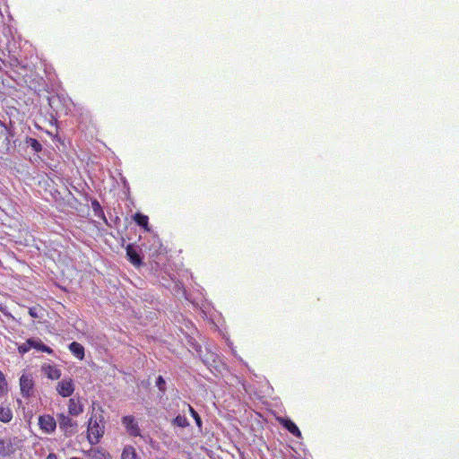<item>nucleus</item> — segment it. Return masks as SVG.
Segmentation results:
<instances>
[{
	"label": "nucleus",
	"instance_id": "nucleus-13",
	"mask_svg": "<svg viewBox=\"0 0 459 459\" xmlns=\"http://www.w3.org/2000/svg\"><path fill=\"white\" fill-rule=\"evenodd\" d=\"M280 423L287 429L292 435L297 437H301V432L297 427V425L291 421L290 419H280Z\"/></svg>",
	"mask_w": 459,
	"mask_h": 459
},
{
	"label": "nucleus",
	"instance_id": "nucleus-15",
	"mask_svg": "<svg viewBox=\"0 0 459 459\" xmlns=\"http://www.w3.org/2000/svg\"><path fill=\"white\" fill-rule=\"evenodd\" d=\"M126 255L133 264L139 265L141 264L140 255L132 246L126 247Z\"/></svg>",
	"mask_w": 459,
	"mask_h": 459
},
{
	"label": "nucleus",
	"instance_id": "nucleus-24",
	"mask_svg": "<svg viewBox=\"0 0 459 459\" xmlns=\"http://www.w3.org/2000/svg\"><path fill=\"white\" fill-rule=\"evenodd\" d=\"M156 386L160 391L164 392L166 389V382L161 376L158 377L156 380Z\"/></svg>",
	"mask_w": 459,
	"mask_h": 459
},
{
	"label": "nucleus",
	"instance_id": "nucleus-18",
	"mask_svg": "<svg viewBox=\"0 0 459 459\" xmlns=\"http://www.w3.org/2000/svg\"><path fill=\"white\" fill-rule=\"evenodd\" d=\"M134 219L139 226L143 227L146 231H149V227H148L149 218H148V216L138 212L134 215Z\"/></svg>",
	"mask_w": 459,
	"mask_h": 459
},
{
	"label": "nucleus",
	"instance_id": "nucleus-3",
	"mask_svg": "<svg viewBox=\"0 0 459 459\" xmlns=\"http://www.w3.org/2000/svg\"><path fill=\"white\" fill-rule=\"evenodd\" d=\"M13 134L7 126L0 121V152H9L11 150V137Z\"/></svg>",
	"mask_w": 459,
	"mask_h": 459
},
{
	"label": "nucleus",
	"instance_id": "nucleus-12",
	"mask_svg": "<svg viewBox=\"0 0 459 459\" xmlns=\"http://www.w3.org/2000/svg\"><path fill=\"white\" fill-rule=\"evenodd\" d=\"M28 340H29V344H30L31 348H34L41 352H46L48 354H52L54 352L50 347L42 343L41 340L39 338H30Z\"/></svg>",
	"mask_w": 459,
	"mask_h": 459
},
{
	"label": "nucleus",
	"instance_id": "nucleus-6",
	"mask_svg": "<svg viewBox=\"0 0 459 459\" xmlns=\"http://www.w3.org/2000/svg\"><path fill=\"white\" fill-rule=\"evenodd\" d=\"M39 425L42 431L50 434L56 428V421L51 415L46 414L39 418Z\"/></svg>",
	"mask_w": 459,
	"mask_h": 459
},
{
	"label": "nucleus",
	"instance_id": "nucleus-26",
	"mask_svg": "<svg viewBox=\"0 0 459 459\" xmlns=\"http://www.w3.org/2000/svg\"><path fill=\"white\" fill-rule=\"evenodd\" d=\"M47 459H58L57 455L54 453H50L48 456H47Z\"/></svg>",
	"mask_w": 459,
	"mask_h": 459
},
{
	"label": "nucleus",
	"instance_id": "nucleus-17",
	"mask_svg": "<svg viewBox=\"0 0 459 459\" xmlns=\"http://www.w3.org/2000/svg\"><path fill=\"white\" fill-rule=\"evenodd\" d=\"M13 419V411L9 407L0 408V421L8 423Z\"/></svg>",
	"mask_w": 459,
	"mask_h": 459
},
{
	"label": "nucleus",
	"instance_id": "nucleus-14",
	"mask_svg": "<svg viewBox=\"0 0 459 459\" xmlns=\"http://www.w3.org/2000/svg\"><path fill=\"white\" fill-rule=\"evenodd\" d=\"M72 354L80 360L84 359V347L76 342H73L68 346Z\"/></svg>",
	"mask_w": 459,
	"mask_h": 459
},
{
	"label": "nucleus",
	"instance_id": "nucleus-1",
	"mask_svg": "<svg viewBox=\"0 0 459 459\" xmlns=\"http://www.w3.org/2000/svg\"><path fill=\"white\" fill-rule=\"evenodd\" d=\"M88 440L91 445L100 442L105 432L104 419L101 413H92L88 420Z\"/></svg>",
	"mask_w": 459,
	"mask_h": 459
},
{
	"label": "nucleus",
	"instance_id": "nucleus-16",
	"mask_svg": "<svg viewBox=\"0 0 459 459\" xmlns=\"http://www.w3.org/2000/svg\"><path fill=\"white\" fill-rule=\"evenodd\" d=\"M122 459H139L135 449L132 446H126L123 449Z\"/></svg>",
	"mask_w": 459,
	"mask_h": 459
},
{
	"label": "nucleus",
	"instance_id": "nucleus-27",
	"mask_svg": "<svg viewBox=\"0 0 459 459\" xmlns=\"http://www.w3.org/2000/svg\"><path fill=\"white\" fill-rule=\"evenodd\" d=\"M30 316H33V317H35V316H36V315L34 314V312H33L31 309L30 310Z\"/></svg>",
	"mask_w": 459,
	"mask_h": 459
},
{
	"label": "nucleus",
	"instance_id": "nucleus-23",
	"mask_svg": "<svg viewBox=\"0 0 459 459\" xmlns=\"http://www.w3.org/2000/svg\"><path fill=\"white\" fill-rule=\"evenodd\" d=\"M31 349L30 344H29V340H27L25 342L22 343L18 347V351L21 354H25Z\"/></svg>",
	"mask_w": 459,
	"mask_h": 459
},
{
	"label": "nucleus",
	"instance_id": "nucleus-4",
	"mask_svg": "<svg viewBox=\"0 0 459 459\" xmlns=\"http://www.w3.org/2000/svg\"><path fill=\"white\" fill-rule=\"evenodd\" d=\"M121 422L125 427L126 432L131 437H140L141 429L139 428L138 422L135 420V418L132 415L124 416L121 419Z\"/></svg>",
	"mask_w": 459,
	"mask_h": 459
},
{
	"label": "nucleus",
	"instance_id": "nucleus-11",
	"mask_svg": "<svg viewBox=\"0 0 459 459\" xmlns=\"http://www.w3.org/2000/svg\"><path fill=\"white\" fill-rule=\"evenodd\" d=\"M41 369L49 379L55 380L61 377V370L56 366L45 364Z\"/></svg>",
	"mask_w": 459,
	"mask_h": 459
},
{
	"label": "nucleus",
	"instance_id": "nucleus-25",
	"mask_svg": "<svg viewBox=\"0 0 459 459\" xmlns=\"http://www.w3.org/2000/svg\"><path fill=\"white\" fill-rule=\"evenodd\" d=\"M91 205H92V208H93V210H94V212H95V213H96V214H97L98 212H102V211H101V207H100V204H99V202H98V201L94 200V201L91 203Z\"/></svg>",
	"mask_w": 459,
	"mask_h": 459
},
{
	"label": "nucleus",
	"instance_id": "nucleus-21",
	"mask_svg": "<svg viewBox=\"0 0 459 459\" xmlns=\"http://www.w3.org/2000/svg\"><path fill=\"white\" fill-rule=\"evenodd\" d=\"M7 394V381L4 374L0 371V396Z\"/></svg>",
	"mask_w": 459,
	"mask_h": 459
},
{
	"label": "nucleus",
	"instance_id": "nucleus-10",
	"mask_svg": "<svg viewBox=\"0 0 459 459\" xmlns=\"http://www.w3.org/2000/svg\"><path fill=\"white\" fill-rule=\"evenodd\" d=\"M15 439L2 438L0 439V455L7 456L15 452Z\"/></svg>",
	"mask_w": 459,
	"mask_h": 459
},
{
	"label": "nucleus",
	"instance_id": "nucleus-2",
	"mask_svg": "<svg viewBox=\"0 0 459 459\" xmlns=\"http://www.w3.org/2000/svg\"><path fill=\"white\" fill-rule=\"evenodd\" d=\"M59 429L65 432V436H72L76 432L77 422L70 415L59 413L56 415Z\"/></svg>",
	"mask_w": 459,
	"mask_h": 459
},
{
	"label": "nucleus",
	"instance_id": "nucleus-7",
	"mask_svg": "<svg viewBox=\"0 0 459 459\" xmlns=\"http://www.w3.org/2000/svg\"><path fill=\"white\" fill-rule=\"evenodd\" d=\"M57 393L63 397H69L74 391V381L71 378H65L58 382L56 385Z\"/></svg>",
	"mask_w": 459,
	"mask_h": 459
},
{
	"label": "nucleus",
	"instance_id": "nucleus-8",
	"mask_svg": "<svg viewBox=\"0 0 459 459\" xmlns=\"http://www.w3.org/2000/svg\"><path fill=\"white\" fill-rule=\"evenodd\" d=\"M86 459H112L109 453L100 447L91 448L84 453Z\"/></svg>",
	"mask_w": 459,
	"mask_h": 459
},
{
	"label": "nucleus",
	"instance_id": "nucleus-19",
	"mask_svg": "<svg viewBox=\"0 0 459 459\" xmlns=\"http://www.w3.org/2000/svg\"><path fill=\"white\" fill-rule=\"evenodd\" d=\"M26 143L30 146L35 152H39L42 150V145L37 139L28 137L26 138Z\"/></svg>",
	"mask_w": 459,
	"mask_h": 459
},
{
	"label": "nucleus",
	"instance_id": "nucleus-22",
	"mask_svg": "<svg viewBox=\"0 0 459 459\" xmlns=\"http://www.w3.org/2000/svg\"><path fill=\"white\" fill-rule=\"evenodd\" d=\"M188 410H189V412L190 414L192 415V417L194 418L196 425L201 428L202 427V420L199 416V414L195 411V410L188 404Z\"/></svg>",
	"mask_w": 459,
	"mask_h": 459
},
{
	"label": "nucleus",
	"instance_id": "nucleus-9",
	"mask_svg": "<svg viewBox=\"0 0 459 459\" xmlns=\"http://www.w3.org/2000/svg\"><path fill=\"white\" fill-rule=\"evenodd\" d=\"M83 412V404L80 398H70L68 401V414L77 417Z\"/></svg>",
	"mask_w": 459,
	"mask_h": 459
},
{
	"label": "nucleus",
	"instance_id": "nucleus-5",
	"mask_svg": "<svg viewBox=\"0 0 459 459\" xmlns=\"http://www.w3.org/2000/svg\"><path fill=\"white\" fill-rule=\"evenodd\" d=\"M34 387V381L30 375L22 374L20 378L21 394L23 397H30L32 395Z\"/></svg>",
	"mask_w": 459,
	"mask_h": 459
},
{
	"label": "nucleus",
	"instance_id": "nucleus-20",
	"mask_svg": "<svg viewBox=\"0 0 459 459\" xmlns=\"http://www.w3.org/2000/svg\"><path fill=\"white\" fill-rule=\"evenodd\" d=\"M173 424L178 427H180V428H186V427L189 426V422H188L187 419L182 415H178L173 420Z\"/></svg>",
	"mask_w": 459,
	"mask_h": 459
}]
</instances>
